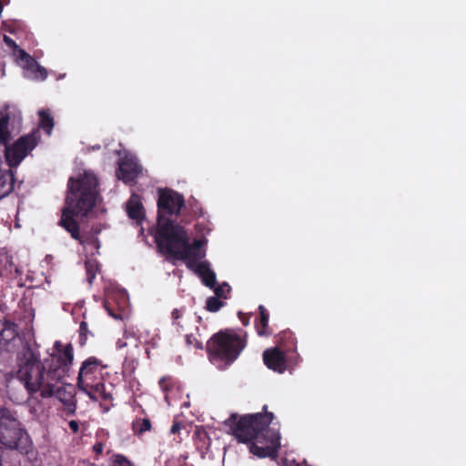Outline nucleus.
<instances>
[{
  "label": "nucleus",
  "mask_w": 466,
  "mask_h": 466,
  "mask_svg": "<svg viewBox=\"0 0 466 466\" xmlns=\"http://www.w3.org/2000/svg\"><path fill=\"white\" fill-rule=\"evenodd\" d=\"M192 211L198 217H201L203 215L202 208L198 207V205H196L195 207H192Z\"/></svg>",
  "instance_id": "38"
},
{
  "label": "nucleus",
  "mask_w": 466,
  "mask_h": 466,
  "mask_svg": "<svg viewBox=\"0 0 466 466\" xmlns=\"http://www.w3.org/2000/svg\"><path fill=\"white\" fill-rule=\"evenodd\" d=\"M180 429H181L180 423L179 422H174L173 425L171 426L170 432L172 434L178 433Z\"/></svg>",
  "instance_id": "37"
},
{
  "label": "nucleus",
  "mask_w": 466,
  "mask_h": 466,
  "mask_svg": "<svg viewBox=\"0 0 466 466\" xmlns=\"http://www.w3.org/2000/svg\"><path fill=\"white\" fill-rule=\"evenodd\" d=\"M98 179L91 171H85L78 178L70 177L66 207L76 217L86 218L93 211L99 195Z\"/></svg>",
  "instance_id": "3"
},
{
  "label": "nucleus",
  "mask_w": 466,
  "mask_h": 466,
  "mask_svg": "<svg viewBox=\"0 0 466 466\" xmlns=\"http://www.w3.org/2000/svg\"><path fill=\"white\" fill-rule=\"evenodd\" d=\"M213 289H214V292L216 294L215 297H217L218 299H221V298L227 299V293H229V291H230V287L227 283H223L222 285H219Z\"/></svg>",
  "instance_id": "29"
},
{
  "label": "nucleus",
  "mask_w": 466,
  "mask_h": 466,
  "mask_svg": "<svg viewBox=\"0 0 466 466\" xmlns=\"http://www.w3.org/2000/svg\"><path fill=\"white\" fill-rule=\"evenodd\" d=\"M127 213L128 217L140 225L146 218L145 208L137 194H132L127 202Z\"/></svg>",
  "instance_id": "14"
},
{
  "label": "nucleus",
  "mask_w": 466,
  "mask_h": 466,
  "mask_svg": "<svg viewBox=\"0 0 466 466\" xmlns=\"http://www.w3.org/2000/svg\"><path fill=\"white\" fill-rule=\"evenodd\" d=\"M295 337L294 334L289 330H285L280 332L278 335V341L283 345L284 347L290 348L295 346Z\"/></svg>",
  "instance_id": "26"
},
{
  "label": "nucleus",
  "mask_w": 466,
  "mask_h": 466,
  "mask_svg": "<svg viewBox=\"0 0 466 466\" xmlns=\"http://www.w3.org/2000/svg\"><path fill=\"white\" fill-rule=\"evenodd\" d=\"M10 114L8 107L0 110V144L6 145L11 139L9 131Z\"/></svg>",
  "instance_id": "17"
},
{
  "label": "nucleus",
  "mask_w": 466,
  "mask_h": 466,
  "mask_svg": "<svg viewBox=\"0 0 466 466\" xmlns=\"http://www.w3.org/2000/svg\"><path fill=\"white\" fill-rule=\"evenodd\" d=\"M106 309L108 310V312H109V314H110L111 316H113L114 318H116V316L114 313H112V312L110 311V309H107V308H106Z\"/></svg>",
  "instance_id": "40"
},
{
  "label": "nucleus",
  "mask_w": 466,
  "mask_h": 466,
  "mask_svg": "<svg viewBox=\"0 0 466 466\" xmlns=\"http://www.w3.org/2000/svg\"><path fill=\"white\" fill-rule=\"evenodd\" d=\"M224 302L222 300H220V299L217 298V297H209L208 299H207V302H206V309L209 312H217L223 306H224Z\"/></svg>",
  "instance_id": "27"
},
{
  "label": "nucleus",
  "mask_w": 466,
  "mask_h": 466,
  "mask_svg": "<svg viewBox=\"0 0 466 466\" xmlns=\"http://www.w3.org/2000/svg\"><path fill=\"white\" fill-rule=\"evenodd\" d=\"M39 124L36 129H43L47 136L52 134L55 121L48 109H40L38 111Z\"/></svg>",
  "instance_id": "21"
},
{
  "label": "nucleus",
  "mask_w": 466,
  "mask_h": 466,
  "mask_svg": "<svg viewBox=\"0 0 466 466\" xmlns=\"http://www.w3.org/2000/svg\"><path fill=\"white\" fill-rule=\"evenodd\" d=\"M104 450V444L102 442H96L93 446V451L96 455H100L103 452Z\"/></svg>",
  "instance_id": "35"
},
{
  "label": "nucleus",
  "mask_w": 466,
  "mask_h": 466,
  "mask_svg": "<svg viewBox=\"0 0 466 466\" xmlns=\"http://www.w3.org/2000/svg\"><path fill=\"white\" fill-rule=\"evenodd\" d=\"M86 269L88 281L91 283L93 279H95V277H96V271L94 270V266L90 262H87V263H86Z\"/></svg>",
  "instance_id": "32"
},
{
  "label": "nucleus",
  "mask_w": 466,
  "mask_h": 466,
  "mask_svg": "<svg viewBox=\"0 0 466 466\" xmlns=\"http://www.w3.org/2000/svg\"><path fill=\"white\" fill-rule=\"evenodd\" d=\"M186 342L187 345L194 346L196 349H203V343L199 341L193 334L186 335Z\"/></svg>",
  "instance_id": "31"
},
{
  "label": "nucleus",
  "mask_w": 466,
  "mask_h": 466,
  "mask_svg": "<svg viewBox=\"0 0 466 466\" xmlns=\"http://www.w3.org/2000/svg\"><path fill=\"white\" fill-rule=\"evenodd\" d=\"M184 312L185 308L174 309L171 312L172 324L177 328V331H184L186 329L185 324L182 322Z\"/></svg>",
  "instance_id": "24"
},
{
  "label": "nucleus",
  "mask_w": 466,
  "mask_h": 466,
  "mask_svg": "<svg viewBox=\"0 0 466 466\" xmlns=\"http://www.w3.org/2000/svg\"><path fill=\"white\" fill-rule=\"evenodd\" d=\"M25 345H30L24 337L19 335L18 326L8 319L0 320V349L7 352H14L19 347L24 350ZM18 354H16L17 356Z\"/></svg>",
  "instance_id": "10"
},
{
  "label": "nucleus",
  "mask_w": 466,
  "mask_h": 466,
  "mask_svg": "<svg viewBox=\"0 0 466 466\" xmlns=\"http://www.w3.org/2000/svg\"><path fill=\"white\" fill-rule=\"evenodd\" d=\"M108 368L107 364L96 357L91 356L85 360L80 366L76 386L79 390L87 392L94 387L104 382L103 370Z\"/></svg>",
  "instance_id": "8"
},
{
  "label": "nucleus",
  "mask_w": 466,
  "mask_h": 466,
  "mask_svg": "<svg viewBox=\"0 0 466 466\" xmlns=\"http://www.w3.org/2000/svg\"><path fill=\"white\" fill-rule=\"evenodd\" d=\"M41 135L38 129H33L29 134L21 136L13 145H4L5 157L10 168H16L23 159L36 147Z\"/></svg>",
  "instance_id": "7"
},
{
  "label": "nucleus",
  "mask_w": 466,
  "mask_h": 466,
  "mask_svg": "<svg viewBox=\"0 0 466 466\" xmlns=\"http://www.w3.org/2000/svg\"><path fill=\"white\" fill-rule=\"evenodd\" d=\"M119 171L121 172L124 180H131L137 174V167L133 166L131 164H128L126 161H122L120 163Z\"/></svg>",
  "instance_id": "23"
},
{
  "label": "nucleus",
  "mask_w": 466,
  "mask_h": 466,
  "mask_svg": "<svg viewBox=\"0 0 466 466\" xmlns=\"http://www.w3.org/2000/svg\"><path fill=\"white\" fill-rule=\"evenodd\" d=\"M3 453H4L3 449L0 447V466H2V461H3V460H2V458H3Z\"/></svg>",
  "instance_id": "39"
},
{
  "label": "nucleus",
  "mask_w": 466,
  "mask_h": 466,
  "mask_svg": "<svg viewBox=\"0 0 466 466\" xmlns=\"http://www.w3.org/2000/svg\"><path fill=\"white\" fill-rule=\"evenodd\" d=\"M246 346V334L241 335L234 329H227L213 334L206 349L212 363H218L226 368L238 358Z\"/></svg>",
  "instance_id": "5"
},
{
  "label": "nucleus",
  "mask_w": 466,
  "mask_h": 466,
  "mask_svg": "<svg viewBox=\"0 0 466 466\" xmlns=\"http://www.w3.org/2000/svg\"><path fill=\"white\" fill-rule=\"evenodd\" d=\"M151 235L154 237L159 252L179 260H185L189 250L188 234L185 228L176 220L157 221Z\"/></svg>",
  "instance_id": "4"
},
{
  "label": "nucleus",
  "mask_w": 466,
  "mask_h": 466,
  "mask_svg": "<svg viewBox=\"0 0 466 466\" xmlns=\"http://www.w3.org/2000/svg\"><path fill=\"white\" fill-rule=\"evenodd\" d=\"M89 333L87 323L82 321L79 326V337L78 341L80 346H85L87 341V335Z\"/></svg>",
  "instance_id": "28"
},
{
  "label": "nucleus",
  "mask_w": 466,
  "mask_h": 466,
  "mask_svg": "<svg viewBox=\"0 0 466 466\" xmlns=\"http://www.w3.org/2000/svg\"><path fill=\"white\" fill-rule=\"evenodd\" d=\"M68 426L74 433H76L79 430V425L76 420H70Z\"/></svg>",
  "instance_id": "36"
},
{
  "label": "nucleus",
  "mask_w": 466,
  "mask_h": 466,
  "mask_svg": "<svg viewBox=\"0 0 466 466\" xmlns=\"http://www.w3.org/2000/svg\"><path fill=\"white\" fill-rule=\"evenodd\" d=\"M3 40H4L5 44L8 47H10V48H12V49H14V50L18 49V46H17V44H16V43H15V40H13L11 37H9V36H7V35H4V37H3Z\"/></svg>",
  "instance_id": "33"
},
{
  "label": "nucleus",
  "mask_w": 466,
  "mask_h": 466,
  "mask_svg": "<svg viewBox=\"0 0 466 466\" xmlns=\"http://www.w3.org/2000/svg\"><path fill=\"white\" fill-rule=\"evenodd\" d=\"M274 414L264 405L262 412L239 416L231 414L225 421L233 436L243 443L249 444V451L258 458L278 457L280 447V434L278 430L269 428Z\"/></svg>",
  "instance_id": "2"
},
{
  "label": "nucleus",
  "mask_w": 466,
  "mask_h": 466,
  "mask_svg": "<svg viewBox=\"0 0 466 466\" xmlns=\"http://www.w3.org/2000/svg\"><path fill=\"white\" fill-rule=\"evenodd\" d=\"M204 240L194 239L193 243L190 244L188 241V254L185 257V260H188V267H191L192 261L201 259L205 257V251L202 250Z\"/></svg>",
  "instance_id": "20"
},
{
  "label": "nucleus",
  "mask_w": 466,
  "mask_h": 466,
  "mask_svg": "<svg viewBox=\"0 0 466 466\" xmlns=\"http://www.w3.org/2000/svg\"><path fill=\"white\" fill-rule=\"evenodd\" d=\"M73 361L74 348L71 343L55 341L53 353L43 360L37 350L25 345L16 357L15 377L29 396L39 393L43 399L51 398L56 386L63 383L69 375Z\"/></svg>",
  "instance_id": "1"
},
{
  "label": "nucleus",
  "mask_w": 466,
  "mask_h": 466,
  "mask_svg": "<svg viewBox=\"0 0 466 466\" xmlns=\"http://www.w3.org/2000/svg\"><path fill=\"white\" fill-rule=\"evenodd\" d=\"M0 444L23 454H28L32 448L31 439L19 421L16 411L5 407L0 408Z\"/></svg>",
  "instance_id": "6"
},
{
  "label": "nucleus",
  "mask_w": 466,
  "mask_h": 466,
  "mask_svg": "<svg viewBox=\"0 0 466 466\" xmlns=\"http://www.w3.org/2000/svg\"><path fill=\"white\" fill-rule=\"evenodd\" d=\"M18 58L24 63L26 77L36 81H44L47 77V70L24 49H18Z\"/></svg>",
  "instance_id": "11"
},
{
  "label": "nucleus",
  "mask_w": 466,
  "mask_h": 466,
  "mask_svg": "<svg viewBox=\"0 0 466 466\" xmlns=\"http://www.w3.org/2000/svg\"><path fill=\"white\" fill-rule=\"evenodd\" d=\"M158 385L162 391L167 393L173 388V380L169 376L162 377L158 381Z\"/></svg>",
  "instance_id": "30"
},
{
  "label": "nucleus",
  "mask_w": 466,
  "mask_h": 466,
  "mask_svg": "<svg viewBox=\"0 0 466 466\" xmlns=\"http://www.w3.org/2000/svg\"><path fill=\"white\" fill-rule=\"evenodd\" d=\"M151 421L148 418H137L132 422V431L135 435H142L151 430Z\"/></svg>",
  "instance_id": "22"
},
{
  "label": "nucleus",
  "mask_w": 466,
  "mask_h": 466,
  "mask_svg": "<svg viewBox=\"0 0 466 466\" xmlns=\"http://www.w3.org/2000/svg\"><path fill=\"white\" fill-rule=\"evenodd\" d=\"M54 395L66 406V410L70 413H74L76 408V401L75 400V396L66 392V390L57 384L55 388Z\"/></svg>",
  "instance_id": "18"
},
{
  "label": "nucleus",
  "mask_w": 466,
  "mask_h": 466,
  "mask_svg": "<svg viewBox=\"0 0 466 466\" xmlns=\"http://www.w3.org/2000/svg\"><path fill=\"white\" fill-rule=\"evenodd\" d=\"M258 318L255 320V329L258 336L268 337L272 334L268 327L269 314L263 305L258 306Z\"/></svg>",
  "instance_id": "16"
},
{
  "label": "nucleus",
  "mask_w": 466,
  "mask_h": 466,
  "mask_svg": "<svg viewBox=\"0 0 466 466\" xmlns=\"http://www.w3.org/2000/svg\"><path fill=\"white\" fill-rule=\"evenodd\" d=\"M263 361L269 370L276 372L283 373L287 370L285 353L278 347L267 349L263 352Z\"/></svg>",
  "instance_id": "12"
},
{
  "label": "nucleus",
  "mask_w": 466,
  "mask_h": 466,
  "mask_svg": "<svg viewBox=\"0 0 466 466\" xmlns=\"http://www.w3.org/2000/svg\"><path fill=\"white\" fill-rule=\"evenodd\" d=\"M238 316L244 326L248 325L250 319V316L248 314H245L241 311H238Z\"/></svg>",
  "instance_id": "34"
},
{
  "label": "nucleus",
  "mask_w": 466,
  "mask_h": 466,
  "mask_svg": "<svg viewBox=\"0 0 466 466\" xmlns=\"http://www.w3.org/2000/svg\"><path fill=\"white\" fill-rule=\"evenodd\" d=\"M87 466H98V465L96 463H90ZM108 466H134V465L125 455L114 454L110 459Z\"/></svg>",
  "instance_id": "25"
},
{
  "label": "nucleus",
  "mask_w": 466,
  "mask_h": 466,
  "mask_svg": "<svg viewBox=\"0 0 466 466\" xmlns=\"http://www.w3.org/2000/svg\"><path fill=\"white\" fill-rule=\"evenodd\" d=\"M76 214L69 211L67 208H62L61 218L58 225L66 229L75 240L80 244H84L83 238L80 234V226L75 218Z\"/></svg>",
  "instance_id": "13"
},
{
  "label": "nucleus",
  "mask_w": 466,
  "mask_h": 466,
  "mask_svg": "<svg viewBox=\"0 0 466 466\" xmlns=\"http://www.w3.org/2000/svg\"><path fill=\"white\" fill-rule=\"evenodd\" d=\"M196 271L201 277L205 286L210 289L215 288L217 282L216 274L209 268L208 264L207 262L198 263Z\"/></svg>",
  "instance_id": "19"
},
{
  "label": "nucleus",
  "mask_w": 466,
  "mask_h": 466,
  "mask_svg": "<svg viewBox=\"0 0 466 466\" xmlns=\"http://www.w3.org/2000/svg\"><path fill=\"white\" fill-rule=\"evenodd\" d=\"M184 206L185 199L182 194L170 188L158 189L157 221L172 220L166 216L177 217Z\"/></svg>",
  "instance_id": "9"
},
{
  "label": "nucleus",
  "mask_w": 466,
  "mask_h": 466,
  "mask_svg": "<svg viewBox=\"0 0 466 466\" xmlns=\"http://www.w3.org/2000/svg\"><path fill=\"white\" fill-rule=\"evenodd\" d=\"M85 393L94 401H97L100 400V406L106 412L108 411L110 408L113 406L112 394L110 392L106 391L104 382L94 387L93 389L87 390V392Z\"/></svg>",
  "instance_id": "15"
}]
</instances>
